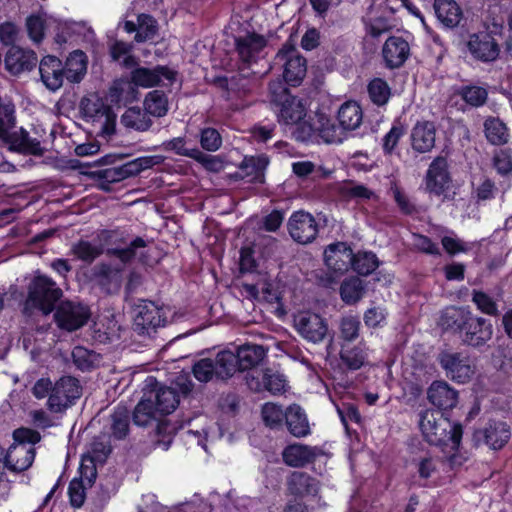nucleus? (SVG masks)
I'll use <instances>...</instances> for the list:
<instances>
[{
	"mask_svg": "<svg viewBox=\"0 0 512 512\" xmlns=\"http://www.w3.org/2000/svg\"><path fill=\"white\" fill-rule=\"evenodd\" d=\"M419 427L427 443L434 446H451L457 450L461 444L463 427L453 423L444 413L427 409L420 414Z\"/></svg>",
	"mask_w": 512,
	"mask_h": 512,
	"instance_id": "obj_1",
	"label": "nucleus"
},
{
	"mask_svg": "<svg viewBox=\"0 0 512 512\" xmlns=\"http://www.w3.org/2000/svg\"><path fill=\"white\" fill-rule=\"evenodd\" d=\"M267 349L262 345L246 343L239 346L236 353L223 350L220 359L221 365L228 366L231 377L237 371H246L256 368L266 357Z\"/></svg>",
	"mask_w": 512,
	"mask_h": 512,
	"instance_id": "obj_2",
	"label": "nucleus"
},
{
	"mask_svg": "<svg viewBox=\"0 0 512 512\" xmlns=\"http://www.w3.org/2000/svg\"><path fill=\"white\" fill-rule=\"evenodd\" d=\"M14 443L9 447L4 467L14 472H22L32 465V430L18 428L13 432Z\"/></svg>",
	"mask_w": 512,
	"mask_h": 512,
	"instance_id": "obj_3",
	"label": "nucleus"
},
{
	"mask_svg": "<svg viewBox=\"0 0 512 512\" xmlns=\"http://www.w3.org/2000/svg\"><path fill=\"white\" fill-rule=\"evenodd\" d=\"M167 322L163 307L151 300H140L134 308L133 329L139 335H151Z\"/></svg>",
	"mask_w": 512,
	"mask_h": 512,
	"instance_id": "obj_4",
	"label": "nucleus"
},
{
	"mask_svg": "<svg viewBox=\"0 0 512 512\" xmlns=\"http://www.w3.org/2000/svg\"><path fill=\"white\" fill-rule=\"evenodd\" d=\"M62 297V289L52 278L34 271V310L49 315L55 312Z\"/></svg>",
	"mask_w": 512,
	"mask_h": 512,
	"instance_id": "obj_5",
	"label": "nucleus"
},
{
	"mask_svg": "<svg viewBox=\"0 0 512 512\" xmlns=\"http://www.w3.org/2000/svg\"><path fill=\"white\" fill-rule=\"evenodd\" d=\"M275 61L283 63V78L288 85L297 87L302 83L307 73V61L293 44L286 42L277 52Z\"/></svg>",
	"mask_w": 512,
	"mask_h": 512,
	"instance_id": "obj_6",
	"label": "nucleus"
},
{
	"mask_svg": "<svg viewBox=\"0 0 512 512\" xmlns=\"http://www.w3.org/2000/svg\"><path fill=\"white\" fill-rule=\"evenodd\" d=\"M90 316L91 310L88 305L71 300L61 301L53 314L57 327L68 332L82 328Z\"/></svg>",
	"mask_w": 512,
	"mask_h": 512,
	"instance_id": "obj_7",
	"label": "nucleus"
},
{
	"mask_svg": "<svg viewBox=\"0 0 512 512\" xmlns=\"http://www.w3.org/2000/svg\"><path fill=\"white\" fill-rule=\"evenodd\" d=\"M81 394L79 380L72 376H63L54 383L53 393H50L47 400V408L52 413L63 412L74 405Z\"/></svg>",
	"mask_w": 512,
	"mask_h": 512,
	"instance_id": "obj_8",
	"label": "nucleus"
},
{
	"mask_svg": "<svg viewBox=\"0 0 512 512\" xmlns=\"http://www.w3.org/2000/svg\"><path fill=\"white\" fill-rule=\"evenodd\" d=\"M248 388L256 393L269 392L271 395H283L287 391L288 381L285 375L271 368L254 370L246 375Z\"/></svg>",
	"mask_w": 512,
	"mask_h": 512,
	"instance_id": "obj_9",
	"label": "nucleus"
},
{
	"mask_svg": "<svg viewBox=\"0 0 512 512\" xmlns=\"http://www.w3.org/2000/svg\"><path fill=\"white\" fill-rule=\"evenodd\" d=\"M511 436L510 424L497 419H489L483 427L474 432L475 441L493 451L502 450L510 441Z\"/></svg>",
	"mask_w": 512,
	"mask_h": 512,
	"instance_id": "obj_10",
	"label": "nucleus"
},
{
	"mask_svg": "<svg viewBox=\"0 0 512 512\" xmlns=\"http://www.w3.org/2000/svg\"><path fill=\"white\" fill-rule=\"evenodd\" d=\"M438 361L447 377L460 384L469 382L475 373L470 357L461 352L443 351L439 354Z\"/></svg>",
	"mask_w": 512,
	"mask_h": 512,
	"instance_id": "obj_11",
	"label": "nucleus"
},
{
	"mask_svg": "<svg viewBox=\"0 0 512 512\" xmlns=\"http://www.w3.org/2000/svg\"><path fill=\"white\" fill-rule=\"evenodd\" d=\"M291 125H295L292 132L293 137L300 142L309 141L315 133H318L326 142H332L335 136V125L331 122L324 113H316L315 119L299 120V122H293Z\"/></svg>",
	"mask_w": 512,
	"mask_h": 512,
	"instance_id": "obj_12",
	"label": "nucleus"
},
{
	"mask_svg": "<svg viewBox=\"0 0 512 512\" xmlns=\"http://www.w3.org/2000/svg\"><path fill=\"white\" fill-rule=\"evenodd\" d=\"M14 107L10 103H0V139L9 143L12 149L26 151L28 149L29 133L15 131Z\"/></svg>",
	"mask_w": 512,
	"mask_h": 512,
	"instance_id": "obj_13",
	"label": "nucleus"
},
{
	"mask_svg": "<svg viewBox=\"0 0 512 512\" xmlns=\"http://www.w3.org/2000/svg\"><path fill=\"white\" fill-rule=\"evenodd\" d=\"M288 231L295 242L309 244L316 239L319 233V227L312 214L299 210L293 212L290 216L288 220Z\"/></svg>",
	"mask_w": 512,
	"mask_h": 512,
	"instance_id": "obj_14",
	"label": "nucleus"
},
{
	"mask_svg": "<svg viewBox=\"0 0 512 512\" xmlns=\"http://www.w3.org/2000/svg\"><path fill=\"white\" fill-rule=\"evenodd\" d=\"M452 181L448 161L437 156L429 165L424 179L426 191L435 196L445 195Z\"/></svg>",
	"mask_w": 512,
	"mask_h": 512,
	"instance_id": "obj_15",
	"label": "nucleus"
},
{
	"mask_svg": "<svg viewBox=\"0 0 512 512\" xmlns=\"http://www.w3.org/2000/svg\"><path fill=\"white\" fill-rule=\"evenodd\" d=\"M178 72L166 65H156L153 68L136 67L130 72V83L136 87L152 88L159 86L162 79L170 84L176 81Z\"/></svg>",
	"mask_w": 512,
	"mask_h": 512,
	"instance_id": "obj_16",
	"label": "nucleus"
},
{
	"mask_svg": "<svg viewBox=\"0 0 512 512\" xmlns=\"http://www.w3.org/2000/svg\"><path fill=\"white\" fill-rule=\"evenodd\" d=\"M467 49L471 56L481 62L495 61L500 54V46L492 32L484 30L469 36Z\"/></svg>",
	"mask_w": 512,
	"mask_h": 512,
	"instance_id": "obj_17",
	"label": "nucleus"
},
{
	"mask_svg": "<svg viewBox=\"0 0 512 512\" xmlns=\"http://www.w3.org/2000/svg\"><path fill=\"white\" fill-rule=\"evenodd\" d=\"M294 326L303 338L313 343L321 342L328 331L326 320L310 311L298 313L294 317Z\"/></svg>",
	"mask_w": 512,
	"mask_h": 512,
	"instance_id": "obj_18",
	"label": "nucleus"
},
{
	"mask_svg": "<svg viewBox=\"0 0 512 512\" xmlns=\"http://www.w3.org/2000/svg\"><path fill=\"white\" fill-rule=\"evenodd\" d=\"M492 335L491 321L471 312L460 339L468 346L479 348L484 346L492 338Z\"/></svg>",
	"mask_w": 512,
	"mask_h": 512,
	"instance_id": "obj_19",
	"label": "nucleus"
},
{
	"mask_svg": "<svg viewBox=\"0 0 512 512\" xmlns=\"http://www.w3.org/2000/svg\"><path fill=\"white\" fill-rule=\"evenodd\" d=\"M222 351L218 352L215 358H201L192 365V374L201 383L210 381H227L231 378L228 366L221 365Z\"/></svg>",
	"mask_w": 512,
	"mask_h": 512,
	"instance_id": "obj_20",
	"label": "nucleus"
},
{
	"mask_svg": "<svg viewBox=\"0 0 512 512\" xmlns=\"http://www.w3.org/2000/svg\"><path fill=\"white\" fill-rule=\"evenodd\" d=\"M354 252L346 242L337 241L324 250V262L335 274H344L351 268Z\"/></svg>",
	"mask_w": 512,
	"mask_h": 512,
	"instance_id": "obj_21",
	"label": "nucleus"
},
{
	"mask_svg": "<svg viewBox=\"0 0 512 512\" xmlns=\"http://www.w3.org/2000/svg\"><path fill=\"white\" fill-rule=\"evenodd\" d=\"M324 451L318 446H309L301 443L287 445L282 451L283 462L293 468H302L315 462Z\"/></svg>",
	"mask_w": 512,
	"mask_h": 512,
	"instance_id": "obj_22",
	"label": "nucleus"
},
{
	"mask_svg": "<svg viewBox=\"0 0 512 512\" xmlns=\"http://www.w3.org/2000/svg\"><path fill=\"white\" fill-rule=\"evenodd\" d=\"M147 386L154 401V406L159 415L165 416L172 413L179 405V395L176 389L171 387H159V383L153 376L146 379Z\"/></svg>",
	"mask_w": 512,
	"mask_h": 512,
	"instance_id": "obj_23",
	"label": "nucleus"
},
{
	"mask_svg": "<svg viewBox=\"0 0 512 512\" xmlns=\"http://www.w3.org/2000/svg\"><path fill=\"white\" fill-rule=\"evenodd\" d=\"M267 46V39L256 32L235 38V50L243 63L257 62L260 53Z\"/></svg>",
	"mask_w": 512,
	"mask_h": 512,
	"instance_id": "obj_24",
	"label": "nucleus"
},
{
	"mask_svg": "<svg viewBox=\"0 0 512 512\" xmlns=\"http://www.w3.org/2000/svg\"><path fill=\"white\" fill-rule=\"evenodd\" d=\"M410 56V45L401 36H390L382 47V57L385 67L400 68Z\"/></svg>",
	"mask_w": 512,
	"mask_h": 512,
	"instance_id": "obj_25",
	"label": "nucleus"
},
{
	"mask_svg": "<svg viewBox=\"0 0 512 512\" xmlns=\"http://www.w3.org/2000/svg\"><path fill=\"white\" fill-rule=\"evenodd\" d=\"M275 102L280 105L278 119L280 123L290 125L293 122H299L306 117V107L297 96L292 95L288 89H284Z\"/></svg>",
	"mask_w": 512,
	"mask_h": 512,
	"instance_id": "obj_26",
	"label": "nucleus"
},
{
	"mask_svg": "<svg viewBox=\"0 0 512 512\" xmlns=\"http://www.w3.org/2000/svg\"><path fill=\"white\" fill-rule=\"evenodd\" d=\"M92 278L102 292L110 295L116 294L122 284V269L101 262L92 269Z\"/></svg>",
	"mask_w": 512,
	"mask_h": 512,
	"instance_id": "obj_27",
	"label": "nucleus"
},
{
	"mask_svg": "<svg viewBox=\"0 0 512 512\" xmlns=\"http://www.w3.org/2000/svg\"><path fill=\"white\" fill-rule=\"evenodd\" d=\"M427 398L436 411H450L458 403V391L445 381H434L427 390Z\"/></svg>",
	"mask_w": 512,
	"mask_h": 512,
	"instance_id": "obj_28",
	"label": "nucleus"
},
{
	"mask_svg": "<svg viewBox=\"0 0 512 512\" xmlns=\"http://www.w3.org/2000/svg\"><path fill=\"white\" fill-rule=\"evenodd\" d=\"M471 312L469 307L448 306L442 310L438 324L444 332H450L460 338Z\"/></svg>",
	"mask_w": 512,
	"mask_h": 512,
	"instance_id": "obj_29",
	"label": "nucleus"
},
{
	"mask_svg": "<svg viewBox=\"0 0 512 512\" xmlns=\"http://www.w3.org/2000/svg\"><path fill=\"white\" fill-rule=\"evenodd\" d=\"M39 73L41 81L49 90L56 91L63 85L65 71L62 61L57 56H44L39 63Z\"/></svg>",
	"mask_w": 512,
	"mask_h": 512,
	"instance_id": "obj_30",
	"label": "nucleus"
},
{
	"mask_svg": "<svg viewBox=\"0 0 512 512\" xmlns=\"http://www.w3.org/2000/svg\"><path fill=\"white\" fill-rule=\"evenodd\" d=\"M286 485L288 493L299 498L315 497L320 491L319 480L303 471H293L288 476Z\"/></svg>",
	"mask_w": 512,
	"mask_h": 512,
	"instance_id": "obj_31",
	"label": "nucleus"
},
{
	"mask_svg": "<svg viewBox=\"0 0 512 512\" xmlns=\"http://www.w3.org/2000/svg\"><path fill=\"white\" fill-rule=\"evenodd\" d=\"M410 141L412 149L424 154L430 152L436 141V127L431 121H417L410 133Z\"/></svg>",
	"mask_w": 512,
	"mask_h": 512,
	"instance_id": "obj_32",
	"label": "nucleus"
},
{
	"mask_svg": "<svg viewBox=\"0 0 512 512\" xmlns=\"http://www.w3.org/2000/svg\"><path fill=\"white\" fill-rule=\"evenodd\" d=\"M8 305L17 304L22 306V314L30 318V302L32 300V278L25 277L23 280L10 286L7 292Z\"/></svg>",
	"mask_w": 512,
	"mask_h": 512,
	"instance_id": "obj_33",
	"label": "nucleus"
},
{
	"mask_svg": "<svg viewBox=\"0 0 512 512\" xmlns=\"http://www.w3.org/2000/svg\"><path fill=\"white\" fill-rule=\"evenodd\" d=\"M433 7L437 20L444 28L453 29L458 26L463 13L455 0H434Z\"/></svg>",
	"mask_w": 512,
	"mask_h": 512,
	"instance_id": "obj_34",
	"label": "nucleus"
},
{
	"mask_svg": "<svg viewBox=\"0 0 512 512\" xmlns=\"http://www.w3.org/2000/svg\"><path fill=\"white\" fill-rule=\"evenodd\" d=\"M285 424L294 437L302 438L311 433L307 415L298 404H291L286 408Z\"/></svg>",
	"mask_w": 512,
	"mask_h": 512,
	"instance_id": "obj_35",
	"label": "nucleus"
},
{
	"mask_svg": "<svg viewBox=\"0 0 512 512\" xmlns=\"http://www.w3.org/2000/svg\"><path fill=\"white\" fill-rule=\"evenodd\" d=\"M163 149L171 151L179 156H186L203 164L206 168H211L210 164L215 161L212 155L201 152L198 148H186V140L184 137H175L168 141L163 142Z\"/></svg>",
	"mask_w": 512,
	"mask_h": 512,
	"instance_id": "obj_36",
	"label": "nucleus"
},
{
	"mask_svg": "<svg viewBox=\"0 0 512 512\" xmlns=\"http://www.w3.org/2000/svg\"><path fill=\"white\" fill-rule=\"evenodd\" d=\"M88 57L86 53L80 49L69 53L63 64L65 71V79L70 83H80L87 73Z\"/></svg>",
	"mask_w": 512,
	"mask_h": 512,
	"instance_id": "obj_37",
	"label": "nucleus"
},
{
	"mask_svg": "<svg viewBox=\"0 0 512 512\" xmlns=\"http://www.w3.org/2000/svg\"><path fill=\"white\" fill-rule=\"evenodd\" d=\"M269 165V159L265 155L245 157L240 165V170L247 182L251 184H264L265 171Z\"/></svg>",
	"mask_w": 512,
	"mask_h": 512,
	"instance_id": "obj_38",
	"label": "nucleus"
},
{
	"mask_svg": "<svg viewBox=\"0 0 512 512\" xmlns=\"http://www.w3.org/2000/svg\"><path fill=\"white\" fill-rule=\"evenodd\" d=\"M483 127L485 137L491 145L504 146L509 142V128L499 117H487Z\"/></svg>",
	"mask_w": 512,
	"mask_h": 512,
	"instance_id": "obj_39",
	"label": "nucleus"
},
{
	"mask_svg": "<svg viewBox=\"0 0 512 512\" xmlns=\"http://www.w3.org/2000/svg\"><path fill=\"white\" fill-rule=\"evenodd\" d=\"M80 113L85 122H101L103 115L109 111L110 106L97 95L84 96L80 101Z\"/></svg>",
	"mask_w": 512,
	"mask_h": 512,
	"instance_id": "obj_40",
	"label": "nucleus"
},
{
	"mask_svg": "<svg viewBox=\"0 0 512 512\" xmlns=\"http://www.w3.org/2000/svg\"><path fill=\"white\" fill-rule=\"evenodd\" d=\"M337 119L344 130H355L362 123V108L356 101H346L340 106Z\"/></svg>",
	"mask_w": 512,
	"mask_h": 512,
	"instance_id": "obj_41",
	"label": "nucleus"
},
{
	"mask_svg": "<svg viewBox=\"0 0 512 512\" xmlns=\"http://www.w3.org/2000/svg\"><path fill=\"white\" fill-rule=\"evenodd\" d=\"M342 364L350 371L359 370L367 359L364 344L351 345L343 343L339 353Z\"/></svg>",
	"mask_w": 512,
	"mask_h": 512,
	"instance_id": "obj_42",
	"label": "nucleus"
},
{
	"mask_svg": "<svg viewBox=\"0 0 512 512\" xmlns=\"http://www.w3.org/2000/svg\"><path fill=\"white\" fill-rule=\"evenodd\" d=\"M454 94L472 108L482 107L488 99L486 88L474 84L459 86L455 89Z\"/></svg>",
	"mask_w": 512,
	"mask_h": 512,
	"instance_id": "obj_43",
	"label": "nucleus"
},
{
	"mask_svg": "<svg viewBox=\"0 0 512 512\" xmlns=\"http://www.w3.org/2000/svg\"><path fill=\"white\" fill-rule=\"evenodd\" d=\"M31 54L19 46L12 45L5 58L6 68L14 75L31 69Z\"/></svg>",
	"mask_w": 512,
	"mask_h": 512,
	"instance_id": "obj_44",
	"label": "nucleus"
},
{
	"mask_svg": "<svg viewBox=\"0 0 512 512\" xmlns=\"http://www.w3.org/2000/svg\"><path fill=\"white\" fill-rule=\"evenodd\" d=\"M340 297L347 305L356 304L365 293V285L357 276L346 278L340 285Z\"/></svg>",
	"mask_w": 512,
	"mask_h": 512,
	"instance_id": "obj_45",
	"label": "nucleus"
},
{
	"mask_svg": "<svg viewBox=\"0 0 512 512\" xmlns=\"http://www.w3.org/2000/svg\"><path fill=\"white\" fill-rule=\"evenodd\" d=\"M90 176L97 182L98 187L105 192H111L113 184L126 179L121 166L91 171Z\"/></svg>",
	"mask_w": 512,
	"mask_h": 512,
	"instance_id": "obj_46",
	"label": "nucleus"
},
{
	"mask_svg": "<svg viewBox=\"0 0 512 512\" xmlns=\"http://www.w3.org/2000/svg\"><path fill=\"white\" fill-rule=\"evenodd\" d=\"M381 262L372 251H359L354 253L351 268L360 276L371 275Z\"/></svg>",
	"mask_w": 512,
	"mask_h": 512,
	"instance_id": "obj_47",
	"label": "nucleus"
},
{
	"mask_svg": "<svg viewBox=\"0 0 512 512\" xmlns=\"http://www.w3.org/2000/svg\"><path fill=\"white\" fill-rule=\"evenodd\" d=\"M157 414L159 413L154 406L152 396L146 397L145 395L135 406L132 420L135 425L146 427L156 419Z\"/></svg>",
	"mask_w": 512,
	"mask_h": 512,
	"instance_id": "obj_48",
	"label": "nucleus"
},
{
	"mask_svg": "<svg viewBox=\"0 0 512 512\" xmlns=\"http://www.w3.org/2000/svg\"><path fill=\"white\" fill-rule=\"evenodd\" d=\"M103 252L104 248L102 245H94L90 241L83 239L78 240L71 247L72 255L86 264H92Z\"/></svg>",
	"mask_w": 512,
	"mask_h": 512,
	"instance_id": "obj_49",
	"label": "nucleus"
},
{
	"mask_svg": "<svg viewBox=\"0 0 512 512\" xmlns=\"http://www.w3.org/2000/svg\"><path fill=\"white\" fill-rule=\"evenodd\" d=\"M407 128L401 120L395 119L390 130L382 138V151L385 156H392L401 140L406 134Z\"/></svg>",
	"mask_w": 512,
	"mask_h": 512,
	"instance_id": "obj_50",
	"label": "nucleus"
},
{
	"mask_svg": "<svg viewBox=\"0 0 512 512\" xmlns=\"http://www.w3.org/2000/svg\"><path fill=\"white\" fill-rule=\"evenodd\" d=\"M111 431L114 438L123 440L129 434L130 413L125 406L118 405L111 414Z\"/></svg>",
	"mask_w": 512,
	"mask_h": 512,
	"instance_id": "obj_51",
	"label": "nucleus"
},
{
	"mask_svg": "<svg viewBox=\"0 0 512 512\" xmlns=\"http://www.w3.org/2000/svg\"><path fill=\"white\" fill-rule=\"evenodd\" d=\"M144 106L150 115L163 117L168 112V98L162 90H153L145 96Z\"/></svg>",
	"mask_w": 512,
	"mask_h": 512,
	"instance_id": "obj_52",
	"label": "nucleus"
},
{
	"mask_svg": "<svg viewBox=\"0 0 512 512\" xmlns=\"http://www.w3.org/2000/svg\"><path fill=\"white\" fill-rule=\"evenodd\" d=\"M147 246L146 240L142 237L137 236L134 238L127 247L119 248L112 247L106 249V254L110 257L117 258L121 263L128 264L134 260L136 257V251L139 248H144Z\"/></svg>",
	"mask_w": 512,
	"mask_h": 512,
	"instance_id": "obj_53",
	"label": "nucleus"
},
{
	"mask_svg": "<svg viewBox=\"0 0 512 512\" xmlns=\"http://www.w3.org/2000/svg\"><path fill=\"white\" fill-rule=\"evenodd\" d=\"M138 30L135 34V41L137 43H144L152 40L158 33V23L156 19L146 13H141L137 17Z\"/></svg>",
	"mask_w": 512,
	"mask_h": 512,
	"instance_id": "obj_54",
	"label": "nucleus"
},
{
	"mask_svg": "<svg viewBox=\"0 0 512 512\" xmlns=\"http://www.w3.org/2000/svg\"><path fill=\"white\" fill-rule=\"evenodd\" d=\"M214 84L219 89L240 91L242 94H249L251 92V80L242 74H236L230 78L218 76L215 78Z\"/></svg>",
	"mask_w": 512,
	"mask_h": 512,
	"instance_id": "obj_55",
	"label": "nucleus"
},
{
	"mask_svg": "<svg viewBox=\"0 0 512 512\" xmlns=\"http://www.w3.org/2000/svg\"><path fill=\"white\" fill-rule=\"evenodd\" d=\"M367 91L370 100L377 106L385 105L391 96V89L382 78H373L368 83Z\"/></svg>",
	"mask_w": 512,
	"mask_h": 512,
	"instance_id": "obj_56",
	"label": "nucleus"
},
{
	"mask_svg": "<svg viewBox=\"0 0 512 512\" xmlns=\"http://www.w3.org/2000/svg\"><path fill=\"white\" fill-rule=\"evenodd\" d=\"M262 419L265 425L271 429L280 427L285 421L286 410L275 403H265L261 410Z\"/></svg>",
	"mask_w": 512,
	"mask_h": 512,
	"instance_id": "obj_57",
	"label": "nucleus"
},
{
	"mask_svg": "<svg viewBox=\"0 0 512 512\" xmlns=\"http://www.w3.org/2000/svg\"><path fill=\"white\" fill-rule=\"evenodd\" d=\"M472 302L477 309L486 315L497 316L499 314L496 301L486 292L474 289L472 291Z\"/></svg>",
	"mask_w": 512,
	"mask_h": 512,
	"instance_id": "obj_58",
	"label": "nucleus"
},
{
	"mask_svg": "<svg viewBox=\"0 0 512 512\" xmlns=\"http://www.w3.org/2000/svg\"><path fill=\"white\" fill-rule=\"evenodd\" d=\"M87 486L82 481V478H73L68 486V496L70 505L73 508H80L83 506L86 499Z\"/></svg>",
	"mask_w": 512,
	"mask_h": 512,
	"instance_id": "obj_59",
	"label": "nucleus"
},
{
	"mask_svg": "<svg viewBox=\"0 0 512 512\" xmlns=\"http://www.w3.org/2000/svg\"><path fill=\"white\" fill-rule=\"evenodd\" d=\"M360 320L354 316H347L342 318L340 322V336L345 343H351L359 336Z\"/></svg>",
	"mask_w": 512,
	"mask_h": 512,
	"instance_id": "obj_60",
	"label": "nucleus"
},
{
	"mask_svg": "<svg viewBox=\"0 0 512 512\" xmlns=\"http://www.w3.org/2000/svg\"><path fill=\"white\" fill-rule=\"evenodd\" d=\"M98 239L103 246H119L126 244L127 237L125 231L120 227L114 229H102L98 233Z\"/></svg>",
	"mask_w": 512,
	"mask_h": 512,
	"instance_id": "obj_61",
	"label": "nucleus"
},
{
	"mask_svg": "<svg viewBox=\"0 0 512 512\" xmlns=\"http://www.w3.org/2000/svg\"><path fill=\"white\" fill-rule=\"evenodd\" d=\"M200 144L204 150L215 152L222 145V137L215 128H203L200 132Z\"/></svg>",
	"mask_w": 512,
	"mask_h": 512,
	"instance_id": "obj_62",
	"label": "nucleus"
},
{
	"mask_svg": "<svg viewBox=\"0 0 512 512\" xmlns=\"http://www.w3.org/2000/svg\"><path fill=\"white\" fill-rule=\"evenodd\" d=\"M493 165L498 174L507 176L512 173V149L503 148L495 153Z\"/></svg>",
	"mask_w": 512,
	"mask_h": 512,
	"instance_id": "obj_63",
	"label": "nucleus"
},
{
	"mask_svg": "<svg viewBox=\"0 0 512 512\" xmlns=\"http://www.w3.org/2000/svg\"><path fill=\"white\" fill-rule=\"evenodd\" d=\"M239 270L241 273L255 272L258 263L255 259V250L253 246H243L240 249Z\"/></svg>",
	"mask_w": 512,
	"mask_h": 512,
	"instance_id": "obj_64",
	"label": "nucleus"
}]
</instances>
